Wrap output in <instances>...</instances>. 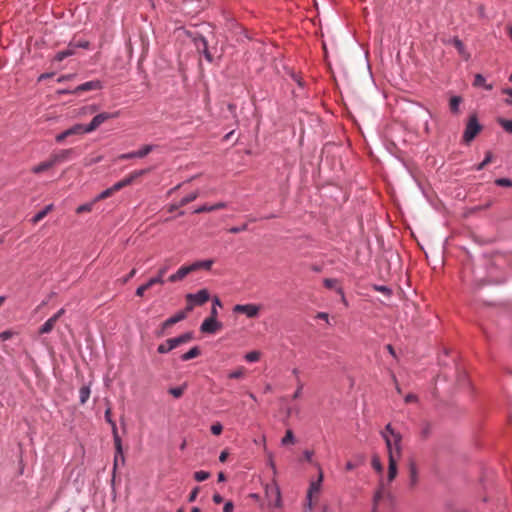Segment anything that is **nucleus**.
Listing matches in <instances>:
<instances>
[{"mask_svg":"<svg viewBox=\"0 0 512 512\" xmlns=\"http://www.w3.org/2000/svg\"><path fill=\"white\" fill-rule=\"evenodd\" d=\"M404 401L407 404L415 403L418 401V397L415 394H408L405 396Z\"/></svg>","mask_w":512,"mask_h":512,"instance_id":"5fc2aeb1","label":"nucleus"},{"mask_svg":"<svg viewBox=\"0 0 512 512\" xmlns=\"http://www.w3.org/2000/svg\"><path fill=\"white\" fill-rule=\"evenodd\" d=\"M187 299L195 305H202L209 300V293L207 290L202 289L196 294H189Z\"/></svg>","mask_w":512,"mask_h":512,"instance_id":"f8f14e48","label":"nucleus"},{"mask_svg":"<svg viewBox=\"0 0 512 512\" xmlns=\"http://www.w3.org/2000/svg\"><path fill=\"white\" fill-rule=\"evenodd\" d=\"M302 389H303V384H302L300 381H298L297 389H296V391L294 392V394H293L292 398H293V399H297V398H299V397L301 396Z\"/></svg>","mask_w":512,"mask_h":512,"instance_id":"13d9d810","label":"nucleus"},{"mask_svg":"<svg viewBox=\"0 0 512 512\" xmlns=\"http://www.w3.org/2000/svg\"><path fill=\"white\" fill-rule=\"evenodd\" d=\"M392 501L391 493L385 488L381 482L379 488L374 494L372 512H382L386 507L390 506Z\"/></svg>","mask_w":512,"mask_h":512,"instance_id":"f257e3e1","label":"nucleus"},{"mask_svg":"<svg viewBox=\"0 0 512 512\" xmlns=\"http://www.w3.org/2000/svg\"><path fill=\"white\" fill-rule=\"evenodd\" d=\"M210 477V474L206 471H197L194 473V478L198 482H202Z\"/></svg>","mask_w":512,"mask_h":512,"instance_id":"a18cd8bd","label":"nucleus"},{"mask_svg":"<svg viewBox=\"0 0 512 512\" xmlns=\"http://www.w3.org/2000/svg\"><path fill=\"white\" fill-rule=\"evenodd\" d=\"M399 459L400 458H396V456H393L392 453H390V457L388 458V462H389L388 475H387L388 482H392L397 476V472H398L397 462Z\"/></svg>","mask_w":512,"mask_h":512,"instance_id":"2eb2a0df","label":"nucleus"},{"mask_svg":"<svg viewBox=\"0 0 512 512\" xmlns=\"http://www.w3.org/2000/svg\"><path fill=\"white\" fill-rule=\"evenodd\" d=\"M212 211H213L212 205H207V204H206V205H202V206L198 207V208L194 211V213L199 214V213L212 212Z\"/></svg>","mask_w":512,"mask_h":512,"instance_id":"3c124183","label":"nucleus"},{"mask_svg":"<svg viewBox=\"0 0 512 512\" xmlns=\"http://www.w3.org/2000/svg\"><path fill=\"white\" fill-rule=\"evenodd\" d=\"M53 209V205H47L43 210L39 211L33 218L32 222L34 224L40 222L42 219L46 217V215Z\"/></svg>","mask_w":512,"mask_h":512,"instance_id":"bb28decb","label":"nucleus"},{"mask_svg":"<svg viewBox=\"0 0 512 512\" xmlns=\"http://www.w3.org/2000/svg\"><path fill=\"white\" fill-rule=\"evenodd\" d=\"M382 432H386V434L390 437H393V434H400L399 432L395 431L391 424H387L385 429Z\"/></svg>","mask_w":512,"mask_h":512,"instance_id":"4d7b16f0","label":"nucleus"},{"mask_svg":"<svg viewBox=\"0 0 512 512\" xmlns=\"http://www.w3.org/2000/svg\"><path fill=\"white\" fill-rule=\"evenodd\" d=\"M73 153V149H64L57 153L52 154L50 157L54 163V165L63 163L71 158Z\"/></svg>","mask_w":512,"mask_h":512,"instance_id":"dca6fc26","label":"nucleus"},{"mask_svg":"<svg viewBox=\"0 0 512 512\" xmlns=\"http://www.w3.org/2000/svg\"><path fill=\"white\" fill-rule=\"evenodd\" d=\"M154 146L153 145H144L141 149L135 151L137 158H143L147 156L150 152H152Z\"/></svg>","mask_w":512,"mask_h":512,"instance_id":"c9c22d12","label":"nucleus"},{"mask_svg":"<svg viewBox=\"0 0 512 512\" xmlns=\"http://www.w3.org/2000/svg\"><path fill=\"white\" fill-rule=\"evenodd\" d=\"M199 491H200V488H199L198 486H197V487H195V488L191 491V493H190V495H189V497H188V501H189V502H194V501L196 500L197 496H198Z\"/></svg>","mask_w":512,"mask_h":512,"instance_id":"864d4df0","label":"nucleus"},{"mask_svg":"<svg viewBox=\"0 0 512 512\" xmlns=\"http://www.w3.org/2000/svg\"><path fill=\"white\" fill-rule=\"evenodd\" d=\"M173 266V262L171 259H166L163 263V265L159 268L157 276L161 277L163 279L164 275L167 273V271Z\"/></svg>","mask_w":512,"mask_h":512,"instance_id":"7c9ffc66","label":"nucleus"},{"mask_svg":"<svg viewBox=\"0 0 512 512\" xmlns=\"http://www.w3.org/2000/svg\"><path fill=\"white\" fill-rule=\"evenodd\" d=\"M198 197V192H193V193H190L188 194L187 196L183 197L180 202H179V206H185L187 205L188 203L194 201L196 198Z\"/></svg>","mask_w":512,"mask_h":512,"instance_id":"ea45409f","label":"nucleus"},{"mask_svg":"<svg viewBox=\"0 0 512 512\" xmlns=\"http://www.w3.org/2000/svg\"><path fill=\"white\" fill-rule=\"evenodd\" d=\"M173 350L169 342L166 340L165 343H162L158 346L157 351L161 354L167 353Z\"/></svg>","mask_w":512,"mask_h":512,"instance_id":"09e8293b","label":"nucleus"},{"mask_svg":"<svg viewBox=\"0 0 512 512\" xmlns=\"http://www.w3.org/2000/svg\"><path fill=\"white\" fill-rule=\"evenodd\" d=\"M90 388L89 386H82L79 390V398H80V403L81 404H84L87 402V400L89 399L90 397Z\"/></svg>","mask_w":512,"mask_h":512,"instance_id":"c756f323","label":"nucleus"},{"mask_svg":"<svg viewBox=\"0 0 512 512\" xmlns=\"http://www.w3.org/2000/svg\"><path fill=\"white\" fill-rule=\"evenodd\" d=\"M245 374V369L243 367L238 368L236 371L231 372L228 377L231 379H239L242 378Z\"/></svg>","mask_w":512,"mask_h":512,"instance_id":"49530a36","label":"nucleus"},{"mask_svg":"<svg viewBox=\"0 0 512 512\" xmlns=\"http://www.w3.org/2000/svg\"><path fill=\"white\" fill-rule=\"evenodd\" d=\"M57 321L55 320V317H50L38 330V334L39 335H43V334H48L50 333L55 325H56Z\"/></svg>","mask_w":512,"mask_h":512,"instance_id":"412c9836","label":"nucleus"},{"mask_svg":"<svg viewBox=\"0 0 512 512\" xmlns=\"http://www.w3.org/2000/svg\"><path fill=\"white\" fill-rule=\"evenodd\" d=\"M462 102L461 97L459 96H453L450 99L449 106L452 113H458L459 111V105Z\"/></svg>","mask_w":512,"mask_h":512,"instance_id":"473e14b6","label":"nucleus"},{"mask_svg":"<svg viewBox=\"0 0 512 512\" xmlns=\"http://www.w3.org/2000/svg\"><path fill=\"white\" fill-rule=\"evenodd\" d=\"M432 433V425L429 422H423L420 428V437L422 440H427Z\"/></svg>","mask_w":512,"mask_h":512,"instance_id":"393cba45","label":"nucleus"},{"mask_svg":"<svg viewBox=\"0 0 512 512\" xmlns=\"http://www.w3.org/2000/svg\"><path fill=\"white\" fill-rule=\"evenodd\" d=\"M12 336H13L12 331H4V332L0 333V339L3 341L10 339Z\"/></svg>","mask_w":512,"mask_h":512,"instance_id":"052dcab7","label":"nucleus"},{"mask_svg":"<svg viewBox=\"0 0 512 512\" xmlns=\"http://www.w3.org/2000/svg\"><path fill=\"white\" fill-rule=\"evenodd\" d=\"M131 158H137L135 151L129 152V153H125V154H121V155L118 156L119 160H126V159H131Z\"/></svg>","mask_w":512,"mask_h":512,"instance_id":"6e6d98bb","label":"nucleus"},{"mask_svg":"<svg viewBox=\"0 0 512 512\" xmlns=\"http://www.w3.org/2000/svg\"><path fill=\"white\" fill-rule=\"evenodd\" d=\"M475 86H484L486 90H491L493 86L491 84H485V78L481 74H477L474 80Z\"/></svg>","mask_w":512,"mask_h":512,"instance_id":"e433bc0d","label":"nucleus"},{"mask_svg":"<svg viewBox=\"0 0 512 512\" xmlns=\"http://www.w3.org/2000/svg\"><path fill=\"white\" fill-rule=\"evenodd\" d=\"M228 456H229V452L227 450H223L219 456L220 462H225L227 460Z\"/></svg>","mask_w":512,"mask_h":512,"instance_id":"338daca9","label":"nucleus"},{"mask_svg":"<svg viewBox=\"0 0 512 512\" xmlns=\"http://www.w3.org/2000/svg\"><path fill=\"white\" fill-rule=\"evenodd\" d=\"M136 274V269H132L129 274L123 278V283L128 282Z\"/></svg>","mask_w":512,"mask_h":512,"instance_id":"774afa93","label":"nucleus"},{"mask_svg":"<svg viewBox=\"0 0 512 512\" xmlns=\"http://www.w3.org/2000/svg\"><path fill=\"white\" fill-rule=\"evenodd\" d=\"M195 271V266L187 265L180 267L176 273L169 276L168 281L178 282L183 280L188 274Z\"/></svg>","mask_w":512,"mask_h":512,"instance_id":"1a4fd4ad","label":"nucleus"},{"mask_svg":"<svg viewBox=\"0 0 512 512\" xmlns=\"http://www.w3.org/2000/svg\"><path fill=\"white\" fill-rule=\"evenodd\" d=\"M200 354H201V351H200L199 347L195 346V347L191 348L188 352L184 353L181 356V360L188 361V360L198 357Z\"/></svg>","mask_w":512,"mask_h":512,"instance_id":"a878e982","label":"nucleus"},{"mask_svg":"<svg viewBox=\"0 0 512 512\" xmlns=\"http://www.w3.org/2000/svg\"><path fill=\"white\" fill-rule=\"evenodd\" d=\"M234 511V505L231 501H228L225 503L223 507V512H233Z\"/></svg>","mask_w":512,"mask_h":512,"instance_id":"680f3d73","label":"nucleus"},{"mask_svg":"<svg viewBox=\"0 0 512 512\" xmlns=\"http://www.w3.org/2000/svg\"><path fill=\"white\" fill-rule=\"evenodd\" d=\"M151 171H152L151 167L140 169V170H135V171L131 172L130 174H128L127 177L130 179V181L133 184L138 178L150 173Z\"/></svg>","mask_w":512,"mask_h":512,"instance_id":"5701e85b","label":"nucleus"},{"mask_svg":"<svg viewBox=\"0 0 512 512\" xmlns=\"http://www.w3.org/2000/svg\"><path fill=\"white\" fill-rule=\"evenodd\" d=\"M223 430V427L220 423H215L211 426V432L214 435H220Z\"/></svg>","mask_w":512,"mask_h":512,"instance_id":"603ef678","label":"nucleus"},{"mask_svg":"<svg viewBox=\"0 0 512 512\" xmlns=\"http://www.w3.org/2000/svg\"><path fill=\"white\" fill-rule=\"evenodd\" d=\"M481 130H482V126L478 122L477 115L476 114L471 115L468 119L465 131L463 134L464 141L467 143L471 142Z\"/></svg>","mask_w":512,"mask_h":512,"instance_id":"7ed1b4c3","label":"nucleus"},{"mask_svg":"<svg viewBox=\"0 0 512 512\" xmlns=\"http://www.w3.org/2000/svg\"><path fill=\"white\" fill-rule=\"evenodd\" d=\"M235 312L245 313L249 317L256 316V305L248 304V305H236L234 308Z\"/></svg>","mask_w":512,"mask_h":512,"instance_id":"6ab92c4d","label":"nucleus"},{"mask_svg":"<svg viewBox=\"0 0 512 512\" xmlns=\"http://www.w3.org/2000/svg\"><path fill=\"white\" fill-rule=\"evenodd\" d=\"M246 360L249 361V362H254L256 361V351H251L249 352L248 354H246L245 356Z\"/></svg>","mask_w":512,"mask_h":512,"instance_id":"0e129e2a","label":"nucleus"},{"mask_svg":"<svg viewBox=\"0 0 512 512\" xmlns=\"http://www.w3.org/2000/svg\"><path fill=\"white\" fill-rule=\"evenodd\" d=\"M495 184L501 187H512V180L508 178H498L495 180Z\"/></svg>","mask_w":512,"mask_h":512,"instance_id":"de8ad7c7","label":"nucleus"},{"mask_svg":"<svg viewBox=\"0 0 512 512\" xmlns=\"http://www.w3.org/2000/svg\"><path fill=\"white\" fill-rule=\"evenodd\" d=\"M119 191L118 189H114V185L102 191L94 200V202L104 200L106 198L111 197L115 192Z\"/></svg>","mask_w":512,"mask_h":512,"instance_id":"c85d7f7f","label":"nucleus"},{"mask_svg":"<svg viewBox=\"0 0 512 512\" xmlns=\"http://www.w3.org/2000/svg\"><path fill=\"white\" fill-rule=\"evenodd\" d=\"M324 285L328 289L336 288L338 293H340L343 296V291L340 287H338V281L336 279L326 278L324 279Z\"/></svg>","mask_w":512,"mask_h":512,"instance_id":"2f4dec72","label":"nucleus"},{"mask_svg":"<svg viewBox=\"0 0 512 512\" xmlns=\"http://www.w3.org/2000/svg\"><path fill=\"white\" fill-rule=\"evenodd\" d=\"M375 289L381 293H384L386 295H390L391 291L386 286H376Z\"/></svg>","mask_w":512,"mask_h":512,"instance_id":"69168bd1","label":"nucleus"},{"mask_svg":"<svg viewBox=\"0 0 512 512\" xmlns=\"http://www.w3.org/2000/svg\"><path fill=\"white\" fill-rule=\"evenodd\" d=\"M192 338H193L192 333L188 332V333H184V334L180 335L179 337L168 339L167 341L171 345L172 349H174V348L180 346L181 344L189 342L190 340H192Z\"/></svg>","mask_w":512,"mask_h":512,"instance_id":"a211bd4d","label":"nucleus"},{"mask_svg":"<svg viewBox=\"0 0 512 512\" xmlns=\"http://www.w3.org/2000/svg\"><path fill=\"white\" fill-rule=\"evenodd\" d=\"M53 166H55V165H54V163H53V161H52V159H51V157H50L48 160H46V161H44V162H41V163H39L38 165L34 166V167L31 169V171H32L33 173H35V174H40V173H42V172H45V171L49 170V169H50V168H52Z\"/></svg>","mask_w":512,"mask_h":512,"instance_id":"aec40b11","label":"nucleus"},{"mask_svg":"<svg viewBox=\"0 0 512 512\" xmlns=\"http://www.w3.org/2000/svg\"><path fill=\"white\" fill-rule=\"evenodd\" d=\"M67 137H69V136H68V134H67V132H66V130H65L64 132H62V133H60V134H58V135L56 136V141H57L58 143H61V142H63Z\"/></svg>","mask_w":512,"mask_h":512,"instance_id":"e2e57ef3","label":"nucleus"},{"mask_svg":"<svg viewBox=\"0 0 512 512\" xmlns=\"http://www.w3.org/2000/svg\"><path fill=\"white\" fill-rule=\"evenodd\" d=\"M221 327L214 317L205 319L201 325V331L206 333H215Z\"/></svg>","mask_w":512,"mask_h":512,"instance_id":"9b49d317","label":"nucleus"},{"mask_svg":"<svg viewBox=\"0 0 512 512\" xmlns=\"http://www.w3.org/2000/svg\"><path fill=\"white\" fill-rule=\"evenodd\" d=\"M131 184H132V182L130 181V179L127 176H125L122 180H120L114 184V189L121 190Z\"/></svg>","mask_w":512,"mask_h":512,"instance_id":"79ce46f5","label":"nucleus"},{"mask_svg":"<svg viewBox=\"0 0 512 512\" xmlns=\"http://www.w3.org/2000/svg\"><path fill=\"white\" fill-rule=\"evenodd\" d=\"M66 132H67L69 137L72 136V135L88 133L86 131V125H82V124H76L73 127L67 129Z\"/></svg>","mask_w":512,"mask_h":512,"instance_id":"cd10ccee","label":"nucleus"},{"mask_svg":"<svg viewBox=\"0 0 512 512\" xmlns=\"http://www.w3.org/2000/svg\"><path fill=\"white\" fill-rule=\"evenodd\" d=\"M498 123L507 133H512V120L499 118Z\"/></svg>","mask_w":512,"mask_h":512,"instance_id":"58836bf2","label":"nucleus"},{"mask_svg":"<svg viewBox=\"0 0 512 512\" xmlns=\"http://www.w3.org/2000/svg\"><path fill=\"white\" fill-rule=\"evenodd\" d=\"M381 436L385 440V444L388 451V458L390 457V453L396 458H400L402 455V435L401 434H393V437H390L386 434V432H381Z\"/></svg>","mask_w":512,"mask_h":512,"instance_id":"f03ea898","label":"nucleus"},{"mask_svg":"<svg viewBox=\"0 0 512 512\" xmlns=\"http://www.w3.org/2000/svg\"><path fill=\"white\" fill-rule=\"evenodd\" d=\"M185 317H186V313L181 311V312H178L176 315L165 320L162 324V331H161L160 335H162L164 333L165 329L172 327L174 324L182 321Z\"/></svg>","mask_w":512,"mask_h":512,"instance_id":"f3484780","label":"nucleus"},{"mask_svg":"<svg viewBox=\"0 0 512 512\" xmlns=\"http://www.w3.org/2000/svg\"><path fill=\"white\" fill-rule=\"evenodd\" d=\"M452 43L454 45V47L457 49L458 53L465 59V60H468L469 57H470V54L466 51L465 49V46L463 44V42L458 39V38H454L452 40Z\"/></svg>","mask_w":512,"mask_h":512,"instance_id":"4be33fe9","label":"nucleus"},{"mask_svg":"<svg viewBox=\"0 0 512 512\" xmlns=\"http://www.w3.org/2000/svg\"><path fill=\"white\" fill-rule=\"evenodd\" d=\"M371 465L372 467L378 472V473H382L383 472V466H382V463L380 461V458L375 455L373 456L372 458V461H371Z\"/></svg>","mask_w":512,"mask_h":512,"instance_id":"a19ab883","label":"nucleus"},{"mask_svg":"<svg viewBox=\"0 0 512 512\" xmlns=\"http://www.w3.org/2000/svg\"><path fill=\"white\" fill-rule=\"evenodd\" d=\"M105 418H106L107 422L109 424H111V427H112L113 440H114V445H115V449H116V455H115V465H116L117 461H118V456H120L122 458V460H124L123 452H122V442H121V438L118 434L116 423L111 419V410L110 409H107L105 411Z\"/></svg>","mask_w":512,"mask_h":512,"instance_id":"20e7f679","label":"nucleus"},{"mask_svg":"<svg viewBox=\"0 0 512 512\" xmlns=\"http://www.w3.org/2000/svg\"><path fill=\"white\" fill-rule=\"evenodd\" d=\"M94 203L95 202L93 201L91 203H86V204L80 205L79 207H77L76 213L82 214V213L90 212L93 208Z\"/></svg>","mask_w":512,"mask_h":512,"instance_id":"c03bdc74","label":"nucleus"},{"mask_svg":"<svg viewBox=\"0 0 512 512\" xmlns=\"http://www.w3.org/2000/svg\"><path fill=\"white\" fill-rule=\"evenodd\" d=\"M185 389H186V385L184 384L183 386L170 388L168 392L173 397L180 398L184 394Z\"/></svg>","mask_w":512,"mask_h":512,"instance_id":"4c0bfd02","label":"nucleus"},{"mask_svg":"<svg viewBox=\"0 0 512 512\" xmlns=\"http://www.w3.org/2000/svg\"><path fill=\"white\" fill-rule=\"evenodd\" d=\"M75 53V49L74 47H72V45H69V47L65 50H62V51H59L56 55H55V60L58 61V62H61L63 61L65 58L73 55Z\"/></svg>","mask_w":512,"mask_h":512,"instance_id":"b1692460","label":"nucleus"},{"mask_svg":"<svg viewBox=\"0 0 512 512\" xmlns=\"http://www.w3.org/2000/svg\"><path fill=\"white\" fill-rule=\"evenodd\" d=\"M419 483L418 468L415 462L411 461L409 464V488L414 490Z\"/></svg>","mask_w":512,"mask_h":512,"instance_id":"ddd939ff","label":"nucleus"},{"mask_svg":"<svg viewBox=\"0 0 512 512\" xmlns=\"http://www.w3.org/2000/svg\"><path fill=\"white\" fill-rule=\"evenodd\" d=\"M294 442H295V438H294L293 431L288 429L286 431L285 436L282 438L281 443H282V445L287 446L289 444H294Z\"/></svg>","mask_w":512,"mask_h":512,"instance_id":"f704fd0d","label":"nucleus"},{"mask_svg":"<svg viewBox=\"0 0 512 512\" xmlns=\"http://www.w3.org/2000/svg\"><path fill=\"white\" fill-rule=\"evenodd\" d=\"M101 88H102V83L99 80H93V81H88V82H85V83L77 86L75 88V90L73 91V93L78 94V93L90 91V90H99Z\"/></svg>","mask_w":512,"mask_h":512,"instance_id":"4468645a","label":"nucleus"},{"mask_svg":"<svg viewBox=\"0 0 512 512\" xmlns=\"http://www.w3.org/2000/svg\"><path fill=\"white\" fill-rule=\"evenodd\" d=\"M102 158L103 157L101 155L96 156V157L85 158V165L91 166L93 164H96V163L100 162L102 160Z\"/></svg>","mask_w":512,"mask_h":512,"instance_id":"8fccbe9b","label":"nucleus"},{"mask_svg":"<svg viewBox=\"0 0 512 512\" xmlns=\"http://www.w3.org/2000/svg\"><path fill=\"white\" fill-rule=\"evenodd\" d=\"M491 161H492V153L490 151H488L486 153L485 159L482 160V162L480 164H478L475 169L477 171H480V170L484 169V167L486 165H488Z\"/></svg>","mask_w":512,"mask_h":512,"instance_id":"37998d69","label":"nucleus"},{"mask_svg":"<svg viewBox=\"0 0 512 512\" xmlns=\"http://www.w3.org/2000/svg\"><path fill=\"white\" fill-rule=\"evenodd\" d=\"M193 42H194V45L197 49L198 52L200 53H203L205 58L209 61V62H212L213 60V56L212 54L210 53V51L208 50V43H207V40L201 36V35H197L193 38Z\"/></svg>","mask_w":512,"mask_h":512,"instance_id":"0eeeda50","label":"nucleus"},{"mask_svg":"<svg viewBox=\"0 0 512 512\" xmlns=\"http://www.w3.org/2000/svg\"><path fill=\"white\" fill-rule=\"evenodd\" d=\"M322 479H323V474L320 471L319 478L317 479V481H314V482H312L310 484V487H309V490H308V493H307V500H308L309 510L312 509L313 498L317 497V495L320 492Z\"/></svg>","mask_w":512,"mask_h":512,"instance_id":"6e6552de","label":"nucleus"},{"mask_svg":"<svg viewBox=\"0 0 512 512\" xmlns=\"http://www.w3.org/2000/svg\"><path fill=\"white\" fill-rule=\"evenodd\" d=\"M117 116H118V112H115V113H108V112L100 113V114L96 115L88 125H86V131L90 133V132L96 130L105 121H107L109 119H112V118H116Z\"/></svg>","mask_w":512,"mask_h":512,"instance_id":"423d86ee","label":"nucleus"},{"mask_svg":"<svg viewBox=\"0 0 512 512\" xmlns=\"http://www.w3.org/2000/svg\"><path fill=\"white\" fill-rule=\"evenodd\" d=\"M265 495L269 506H278L280 504V491L274 482L265 486Z\"/></svg>","mask_w":512,"mask_h":512,"instance_id":"39448f33","label":"nucleus"},{"mask_svg":"<svg viewBox=\"0 0 512 512\" xmlns=\"http://www.w3.org/2000/svg\"><path fill=\"white\" fill-rule=\"evenodd\" d=\"M212 264H213L212 260H205V261L195 262V263L191 264V266H195V271L199 270V269L209 270L211 268Z\"/></svg>","mask_w":512,"mask_h":512,"instance_id":"72a5a7b5","label":"nucleus"},{"mask_svg":"<svg viewBox=\"0 0 512 512\" xmlns=\"http://www.w3.org/2000/svg\"><path fill=\"white\" fill-rule=\"evenodd\" d=\"M156 284H160V285L164 284V279H161V277H159L157 275L155 277L150 278L145 284H143L137 288L136 295L139 297H143L144 293Z\"/></svg>","mask_w":512,"mask_h":512,"instance_id":"9d476101","label":"nucleus"},{"mask_svg":"<svg viewBox=\"0 0 512 512\" xmlns=\"http://www.w3.org/2000/svg\"><path fill=\"white\" fill-rule=\"evenodd\" d=\"M502 93H504V94L509 96V98L506 99V103L507 104H512V88H504L502 90Z\"/></svg>","mask_w":512,"mask_h":512,"instance_id":"bf43d9fd","label":"nucleus"}]
</instances>
